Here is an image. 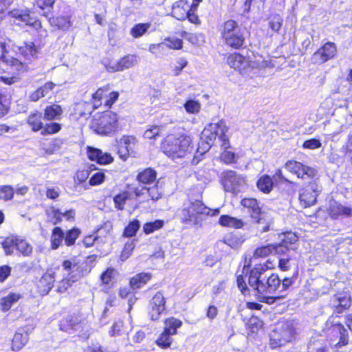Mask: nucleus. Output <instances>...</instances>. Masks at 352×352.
<instances>
[{
  "label": "nucleus",
  "instance_id": "1",
  "mask_svg": "<svg viewBox=\"0 0 352 352\" xmlns=\"http://www.w3.org/2000/svg\"><path fill=\"white\" fill-rule=\"evenodd\" d=\"M272 264L267 261L264 264L256 265L250 272L248 283L261 294H273L280 287V279L276 274L267 276L265 272L271 268Z\"/></svg>",
  "mask_w": 352,
  "mask_h": 352
},
{
  "label": "nucleus",
  "instance_id": "2",
  "mask_svg": "<svg viewBox=\"0 0 352 352\" xmlns=\"http://www.w3.org/2000/svg\"><path fill=\"white\" fill-rule=\"evenodd\" d=\"M162 149L167 156L175 159L184 157L191 153L193 146L189 136L181 135L177 138L174 135H170L162 142Z\"/></svg>",
  "mask_w": 352,
  "mask_h": 352
},
{
  "label": "nucleus",
  "instance_id": "3",
  "mask_svg": "<svg viewBox=\"0 0 352 352\" xmlns=\"http://www.w3.org/2000/svg\"><path fill=\"white\" fill-rule=\"evenodd\" d=\"M211 211L201 201L195 200L185 204L179 215L184 223L201 226L204 221L203 217L209 215Z\"/></svg>",
  "mask_w": 352,
  "mask_h": 352
},
{
  "label": "nucleus",
  "instance_id": "4",
  "mask_svg": "<svg viewBox=\"0 0 352 352\" xmlns=\"http://www.w3.org/2000/svg\"><path fill=\"white\" fill-rule=\"evenodd\" d=\"M221 36L226 45L234 49L240 48L245 41L241 28L236 21L232 19L224 23Z\"/></svg>",
  "mask_w": 352,
  "mask_h": 352
},
{
  "label": "nucleus",
  "instance_id": "5",
  "mask_svg": "<svg viewBox=\"0 0 352 352\" xmlns=\"http://www.w3.org/2000/svg\"><path fill=\"white\" fill-rule=\"evenodd\" d=\"M228 128L223 120L218 123H210L204 128L201 135V140L213 144L217 138L221 142V147L227 149L229 147V141L226 135Z\"/></svg>",
  "mask_w": 352,
  "mask_h": 352
},
{
  "label": "nucleus",
  "instance_id": "6",
  "mask_svg": "<svg viewBox=\"0 0 352 352\" xmlns=\"http://www.w3.org/2000/svg\"><path fill=\"white\" fill-rule=\"evenodd\" d=\"M295 330L292 322L278 324L270 334V346L276 349L289 342L293 339Z\"/></svg>",
  "mask_w": 352,
  "mask_h": 352
},
{
  "label": "nucleus",
  "instance_id": "7",
  "mask_svg": "<svg viewBox=\"0 0 352 352\" xmlns=\"http://www.w3.org/2000/svg\"><path fill=\"white\" fill-rule=\"evenodd\" d=\"M118 118L115 113L112 111L103 112L98 118H95L92 122L91 128L94 131L101 135H109L117 129Z\"/></svg>",
  "mask_w": 352,
  "mask_h": 352
},
{
  "label": "nucleus",
  "instance_id": "8",
  "mask_svg": "<svg viewBox=\"0 0 352 352\" xmlns=\"http://www.w3.org/2000/svg\"><path fill=\"white\" fill-rule=\"evenodd\" d=\"M221 183L226 191L237 194L245 188L246 179L243 175L228 170L221 173Z\"/></svg>",
  "mask_w": 352,
  "mask_h": 352
},
{
  "label": "nucleus",
  "instance_id": "9",
  "mask_svg": "<svg viewBox=\"0 0 352 352\" xmlns=\"http://www.w3.org/2000/svg\"><path fill=\"white\" fill-rule=\"evenodd\" d=\"M286 240L287 242L285 241V243L284 244L285 245V248H287V249H290L291 248H292V251H287L284 254H277L278 256H280L278 267L280 269V270L284 272L287 271L290 269V260L292 259V258L295 256L296 253V250L298 248V237L295 233L288 232H286L285 241Z\"/></svg>",
  "mask_w": 352,
  "mask_h": 352
},
{
  "label": "nucleus",
  "instance_id": "10",
  "mask_svg": "<svg viewBox=\"0 0 352 352\" xmlns=\"http://www.w3.org/2000/svg\"><path fill=\"white\" fill-rule=\"evenodd\" d=\"M285 236L286 233H282L279 236L280 239V242L279 243H270L266 245L257 248L254 250L253 258H256L266 257L273 252H274L275 254H284L287 251L292 252L293 250L292 248L290 249H287L284 245L285 243Z\"/></svg>",
  "mask_w": 352,
  "mask_h": 352
},
{
  "label": "nucleus",
  "instance_id": "11",
  "mask_svg": "<svg viewBox=\"0 0 352 352\" xmlns=\"http://www.w3.org/2000/svg\"><path fill=\"white\" fill-rule=\"evenodd\" d=\"M63 267L65 270L68 272L69 277L68 278L63 279L59 282L57 287V292L60 293L66 292L74 283L81 278V274L80 273H75L78 268L76 263H73L72 261L66 260L63 261Z\"/></svg>",
  "mask_w": 352,
  "mask_h": 352
},
{
  "label": "nucleus",
  "instance_id": "12",
  "mask_svg": "<svg viewBox=\"0 0 352 352\" xmlns=\"http://www.w3.org/2000/svg\"><path fill=\"white\" fill-rule=\"evenodd\" d=\"M337 52V47L334 43L327 42L320 47L311 57L314 64L321 65L333 58Z\"/></svg>",
  "mask_w": 352,
  "mask_h": 352
},
{
  "label": "nucleus",
  "instance_id": "13",
  "mask_svg": "<svg viewBox=\"0 0 352 352\" xmlns=\"http://www.w3.org/2000/svg\"><path fill=\"white\" fill-rule=\"evenodd\" d=\"M317 196V185L310 184L299 190L298 199L302 207L306 208L316 204Z\"/></svg>",
  "mask_w": 352,
  "mask_h": 352
},
{
  "label": "nucleus",
  "instance_id": "14",
  "mask_svg": "<svg viewBox=\"0 0 352 352\" xmlns=\"http://www.w3.org/2000/svg\"><path fill=\"white\" fill-rule=\"evenodd\" d=\"M139 58L135 54H128L118 62L109 63L105 65L106 69L109 72H116L128 69L136 65L138 63Z\"/></svg>",
  "mask_w": 352,
  "mask_h": 352
},
{
  "label": "nucleus",
  "instance_id": "15",
  "mask_svg": "<svg viewBox=\"0 0 352 352\" xmlns=\"http://www.w3.org/2000/svg\"><path fill=\"white\" fill-rule=\"evenodd\" d=\"M166 300L163 294L158 292L149 302L148 314L151 320H157L165 310Z\"/></svg>",
  "mask_w": 352,
  "mask_h": 352
},
{
  "label": "nucleus",
  "instance_id": "16",
  "mask_svg": "<svg viewBox=\"0 0 352 352\" xmlns=\"http://www.w3.org/2000/svg\"><path fill=\"white\" fill-rule=\"evenodd\" d=\"M227 63L230 67L238 70L243 75L247 74L251 70L249 60L239 53L229 55L227 58Z\"/></svg>",
  "mask_w": 352,
  "mask_h": 352
},
{
  "label": "nucleus",
  "instance_id": "17",
  "mask_svg": "<svg viewBox=\"0 0 352 352\" xmlns=\"http://www.w3.org/2000/svg\"><path fill=\"white\" fill-rule=\"evenodd\" d=\"M6 45L0 43V61L10 66L13 72H23L26 70L27 65L17 58L8 56Z\"/></svg>",
  "mask_w": 352,
  "mask_h": 352
},
{
  "label": "nucleus",
  "instance_id": "18",
  "mask_svg": "<svg viewBox=\"0 0 352 352\" xmlns=\"http://www.w3.org/2000/svg\"><path fill=\"white\" fill-rule=\"evenodd\" d=\"M195 1L179 0L175 2L172 7V15L179 21L187 19L188 14L192 11Z\"/></svg>",
  "mask_w": 352,
  "mask_h": 352
},
{
  "label": "nucleus",
  "instance_id": "19",
  "mask_svg": "<svg viewBox=\"0 0 352 352\" xmlns=\"http://www.w3.org/2000/svg\"><path fill=\"white\" fill-rule=\"evenodd\" d=\"M87 155L91 161H96L100 164H110L113 160L110 154L103 153L98 148L88 147Z\"/></svg>",
  "mask_w": 352,
  "mask_h": 352
},
{
  "label": "nucleus",
  "instance_id": "20",
  "mask_svg": "<svg viewBox=\"0 0 352 352\" xmlns=\"http://www.w3.org/2000/svg\"><path fill=\"white\" fill-rule=\"evenodd\" d=\"M252 221L256 225V229L260 233L269 231L271 225L273 223L270 215L265 211L259 214L256 218H254Z\"/></svg>",
  "mask_w": 352,
  "mask_h": 352
},
{
  "label": "nucleus",
  "instance_id": "21",
  "mask_svg": "<svg viewBox=\"0 0 352 352\" xmlns=\"http://www.w3.org/2000/svg\"><path fill=\"white\" fill-rule=\"evenodd\" d=\"M55 278L53 274L45 273L37 282V288L41 295L47 294L54 286Z\"/></svg>",
  "mask_w": 352,
  "mask_h": 352
},
{
  "label": "nucleus",
  "instance_id": "22",
  "mask_svg": "<svg viewBox=\"0 0 352 352\" xmlns=\"http://www.w3.org/2000/svg\"><path fill=\"white\" fill-rule=\"evenodd\" d=\"M329 214L333 219H337L340 216L351 217L352 208L337 201H333L330 204Z\"/></svg>",
  "mask_w": 352,
  "mask_h": 352
},
{
  "label": "nucleus",
  "instance_id": "23",
  "mask_svg": "<svg viewBox=\"0 0 352 352\" xmlns=\"http://www.w3.org/2000/svg\"><path fill=\"white\" fill-rule=\"evenodd\" d=\"M241 204L244 208H247V212L250 214L252 220L263 212L256 199L245 198L241 200Z\"/></svg>",
  "mask_w": 352,
  "mask_h": 352
},
{
  "label": "nucleus",
  "instance_id": "24",
  "mask_svg": "<svg viewBox=\"0 0 352 352\" xmlns=\"http://www.w3.org/2000/svg\"><path fill=\"white\" fill-rule=\"evenodd\" d=\"M331 302L333 306L336 307L338 313H341L344 309H346L351 306V298L346 293L334 295L331 299Z\"/></svg>",
  "mask_w": 352,
  "mask_h": 352
},
{
  "label": "nucleus",
  "instance_id": "25",
  "mask_svg": "<svg viewBox=\"0 0 352 352\" xmlns=\"http://www.w3.org/2000/svg\"><path fill=\"white\" fill-rule=\"evenodd\" d=\"M219 223L222 226L232 228H241L244 226L242 220L226 214L219 217Z\"/></svg>",
  "mask_w": 352,
  "mask_h": 352
},
{
  "label": "nucleus",
  "instance_id": "26",
  "mask_svg": "<svg viewBox=\"0 0 352 352\" xmlns=\"http://www.w3.org/2000/svg\"><path fill=\"white\" fill-rule=\"evenodd\" d=\"M54 86L55 85L52 82H46L44 85L41 86L30 95V100L36 102L40 98L47 96L49 92L53 89Z\"/></svg>",
  "mask_w": 352,
  "mask_h": 352
},
{
  "label": "nucleus",
  "instance_id": "27",
  "mask_svg": "<svg viewBox=\"0 0 352 352\" xmlns=\"http://www.w3.org/2000/svg\"><path fill=\"white\" fill-rule=\"evenodd\" d=\"M29 340L27 332H16L12 339V349L13 351L21 350L28 342Z\"/></svg>",
  "mask_w": 352,
  "mask_h": 352
},
{
  "label": "nucleus",
  "instance_id": "28",
  "mask_svg": "<svg viewBox=\"0 0 352 352\" xmlns=\"http://www.w3.org/2000/svg\"><path fill=\"white\" fill-rule=\"evenodd\" d=\"M151 278V274L150 273H140L136 274L135 276L131 278L130 285L131 287L135 289H140Z\"/></svg>",
  "mask_w": 352,
  "mask_h": 352
},
{
  "label": "nucleus",
  "instance_id": "29",
  "mask_svg": "<svg viewBox=\"0 0 352 352\" xmlns=\"http://www.w3.org/2000/svg\"><path fill=\"white\" fill-rule=\"evenodd\" d=\"M156 176L157 173L155 170L148 168L138 175L137 179L143 184H151L155 180Z\"/></svg>",
  "mask_w": 352,
  "mask_h": 352
},
{
  "label": "nucleus",
  "instance_id": "30",
  "mask_svg": "<svg viewBox=\"0 0 352 352\" xmlns=\"http://www.w3.org/2000/svg\"><path fill=\"white\" fill-rule=\"evenodd\" d=\"M63 113L62 108L60 105L52 104L47 106L45 109L44 118L47 120L58 119Z\"/></svg>",
  "mask_w": 352,
  "mask_h": 352
},
{
  "label": "nucleus",
  "instance_id": "31",
  "mask_svg": "<svg viewBox=\"0 0 352 352\" xmlns=\"http://www.w3.org/2000/svg\"><path fill=\"white\" fill-rule=\"evenodd\" d=\"M164 324V331L172 336L177 333V329L182 326V322L179 319L170 318L165 320Z\"/></svg>",
  "mask_w": 352,
  "mask_h": 352
},
{
  "label": "nucleus",
  "instance_id": "32",
  "mask_svg": "<svg viewBox=\"0 0 352 352\" xmlns=\"http://www.w3.org/2000/svg\"><path fill=\"white\" fill-rule=\"evenodd\" d=\"M258 188L264 193H269L273 188V182L268 175L262 176L256 183Z\"/></svg>",
  "mask_w": 352,
  "mask_h": 352
},
{
  "label": "nucleus",
  "instance_id": "33",
  "mask_svg": "<svg viewBox=\"0 0 352 352\" xmlns=\"http://www.w3.org/2000/svg\"><path fill=\"white\" fill-rule=\"evenodd\" d=\"M333 331L338 333L340 335V340L337 344L343 346L348 344L349 338L347 330L342 324L339 323L334 324L333 327Z\"/></svg>",
  "mask_w": 352,
  "mask_h": 352
},
{
  "label": "nucleus",
  "instance_id": "34",
  "mask_svg": "<svg viewBox=\"0 0 352 352\" xmlns=\"http://www.w3.org/2000/svg\"><path fill=\"white\" fill-rule=\"evenodd\" d=\"M15 248L25 256L30 255L32 252V246L23 239H16Z\"/></svg>",
  "mask_w": 352,
  "mask_h": 352
},
{
  "label": "nucleus",
  "instance_id": "35",
  "mask_svg": "<svg viewBox=\"0 0 352 352\" xmlns=\"http://www.w3.org/2000/svg\"><path fill=\"white\" fill-rule=\"evenodd\" d=\"M19 53L23 54L25 57L28 59L30 57H36L37 49L34 43H25L23 46H21L19 48Z\"/></svg>",
  "mask_w": 352,
  "mask_h": 352
},
{
  "label": "nucleus",
  "instance_id": "36",
  "mask_svg": "<svg viewBox=\"0 0 352 352\" xmlns=\"http://www.w3.org/2000/svg\"><path fill=\"white\" fill-rule=\"evenodd\" d=\"M20 298V295L17 294H10L3 298L1 300V306L3 311H6L10 309L12 305L16 302Z\"/></svg>",
  "mask_w": 352,
  "mask_h": 352
},
{
  "label": "nucleus",
  "instance_id": "37",
  "mask_svg": "<svg viewBox=\"0 0 352 352\" xmlns=\"http://www.w3.org/2000/svg\"><path fill=\"white\" fill-rule=\"evenodd\" d=\"M41 113H33L29 116L28 122L32 126L33 131H42L43 125L41 122Z\"/></svg>",
  "mask_w": 352,
  "mask_h": 352
},
{
  "label": "nucleus",
  "instance_id": "38",
  "mask_svg": "<svg viewBox=\"0 0 352 352\" xmlns=\"http://www.w3.org/2000/svg\"><path fill=\"white\" fill-rule=\"evenodd\" d=\"M63 237L64 233L61 228L59 227L54 228L51 237L52 248L53 249H57L60 245Z\"/></svg>",
  "mask_w": 352,
  "mask_h": 352
},
{
  "label": "nucleus",
  "instance_id": "39",
  "mask_svg": "<svg viewBox=\"0 0 352 352\" xmlns=\"http://www.w3.org/2000/svg\"><path fill=\"white\" fill-rule=\"evenodd\" d=\"M129 199V192L124 191L113 197L115 208L119 210H123L126 201Z\"/></svg>",
  "mask_w": 352,
  "mask_h": 352
},
{
  "label": "nucleus",
  "instance_id": "40",
  "mask_svg": "<svg viewBox=\"0 0 352 352\" xmlns=\"http://www.w3.org/2000/svg\"><path fill=\"white\" fill-rule=\"evenodd\" d=\"M130 140L129 137H123L119 142L118 153L120 157L123 160H126L129 156V149L127 145L129 144Z\"/></svg>",
  "mask_w": 352,
  "mask_h": 352
},
{
  "label": "nucleus",
  "instance_id": "41",
  "mask_svg": "<svg viewBox=\"0 0 352 352\" xmlns=\"http://www.w3.org/2000/svg\"><path fill=\"white\" fill-rule=\"evenodd\" d=\"M9 15L12 17L18 19L21 22H23L25 24L30 23V20L32 18L30 14L24 10H13L9 12Z\"/></svg>",
  "mask_w": 352,
  "mask_h": 352
},
{
  "label": "nucleus",
  "instance_id": "42",
  "mask_svg": "<svg viewBox=\"0 0 352 352\" xmlns=\"http://www.w3.org/2000/svg\"><path fill=\"white\" fill-rule=\"evenodd\" d=\"M151 26L150 23H138L135 25L131 30V34L134 38H139L143 36Z\"/></svg>",
  "mask_w": 352,
  "mask_h": 352
},
{
  "label": "nucleus",
  "instance_id": "43",
  "mask_svg": "<svg viewBox=\"0 0 352 352\" xmlns=\"http://www.w3.org/2000/svg\"><path fill=\"white\" fill-rule=\"evenodd\" d=\"M140 223L138 220L134 219L131 221L129 225L124 228L123 236L126 237H131L136 234L138 230L140 229Z\"/></svg>",
  "mask_w": 352,
  "mask_h": 352
},
{
  "label": "nucleus",
  "instance_id": "44",
  "mask_svg": "<svg viewBox=\"0 0 352 352\" xmlns=\"http://www.w3.org/2000/svg\"><path fill=\"white\" fill-rule=\"evenodd\" d=\"M50 21L52 25L63 30L68 29L70 26L69 19L67 16H60L50 19Z\"/></svg>",
  "mask_w": 352,
  "mask_h": 352
},
{
  "label": "nucleus",
  "instance_id": "45",
  "mask_svg": "<svg viewBox=\"0 0 352 352\" xmlns=\"http://www.w3.org/2000/svg\"><path fill=\"white\" fill-rule=\"evenodd\" d=\"M164 222L163 220H155L153 222L146 223L143 226L144 232L146 234H151L154 231L162 228L164 226Z\"/></svg>",
  "mask_w": 352,
  "mask_h": 352
},
{
  "label": "nucleus",
  "instance_id": "46",
  "mask_svg": "<svg viewBox=\"0 0 352 352\" xmlns=\"http://www.w3.org/2000/svg\"><path fill=\"white\" fill-rule=\"evenodd\" d=\"M170 336V334L164 331L156 340L157 344L164 349L169 347L173 341Z\"/></svg>",
  "mask_w": 352,
  "mask_h": 352
},
{
  "label": "nucleus",
  "instance_id": "47",
  "mask_svg": "<svg viewBox=\"0 0 352 352\" xmlns=\"http://www.w3.org/2000/svg\"><path fill=\"white\" fill-rule=\"evenodd\" d=\"M316 174V170L311 168L309 166H307L305 165H302V168H300V171L296 174L298 177L302 179L311 178L314 177Z\"/></svg>",
  "mask_w": 352,
  "mask_h": 352
},
{
  "label": "nucleus",
  "instance_id": "48",
  "mask_svg": "<svg viewBox=\"0 0 352 352\" xmlns=\"http://www.w3.org/2000/svg\"><path fill=\"white\" fill-rule=\"evenodd\" d=\"M184 108L188 113H198L201 109V104L195 100H188L184 104Z\"/></svg>",
  "mask_w": 352,
  "mask_h": 352
},
{
  "label": "nucleus",
  "instance_id": "49",
  "mask_svg": "<svg viewBox=\"0 0 352 352\" xmlns=\"http://www.w3.org/2000/svg\"><path fill=\"white\" fill-rule=\"evenodd\" d=\"M80 234V231L79 229L74 228L71 230H69L66 236L65 237V243L67 246H70L74 245L76 239L78 237Z\"/></svg>",
  "mask_w": 352,
  "mask_h": 352
},
{
  "label": "nucleus",
  "instance_id": "50",
  "mask_svg": "<svg viewBox=\"0 0 352 352\" xmlns=\"http://www.w3.org/2000/svg\"><path fill=\"white\" fill-rule=\"evenodd\" d=\"M14 196V189L10 186L0 187V200L8 201Z\"/></svg>",
  "mask_w": 352,
  "mask_h": 352
},
{
  "label": "nucleus",
  "instance_id": "51",
  "mask_svg": "<svg viewBox=\"0 0 352 352\" xmlns=\"http://www.w3.org/2000/svg\"><path fill=\"white\" fill-rule=\"evenodd\" d=\"M61 129V126L60 124L54 122L50 124H47L45 126L43 127L41 131V134L43 135L54 134L58 132Z\"/></svg>",
  "mask_w": 352,
  "mask_h": 352
},
{
  "label": "nucleus",
  "instance_id": "52",
  "mask_svg": "<svg viewBox=\"0 0 352 352\" xmlns=\"http://www.w3.org/2000/svg\"><path fill=\"white\" fill-rule=\"evenodd\" d=\"M16 239L7 238L2 243L3 248L6 255H10L13 252V248H15Z\"/></svg>",
  "mask_w": 352,
  "mask_h": 352
},
{
  "label": "nucleus",
  "instance_id": "53",
  "mask_svg": "<svg viewBox=\"0 0 352 352\" xmlns=\"http://www.w3.org/2000/svg\"><path fill=\"white\" fill-rule=\"evenodd\" d=\"M116 273V270L113 268H108L100 276L102 283L104 284H109L114 278Z\"/></svg>",
  "mask_w": 352,
  "mask_h": 352
},
{
  "label": "nucleus",
  "instance_id": "54",
  "mask_svg": "<svg viewBox=\"0 0 352 352\" xmlns=\"http://www.w3.org/2000/svg\"><path fill=\"white\" fill-rule=\"evenodd\" d=\"M283 19L280 15L276 14L272 16L270 21V28L274 32H278L282 25Z\"/></svg>",
  "mask_w": 352,
  "mask_h": 352
},
{
  "label": "nucleus",
  "instance_id": "55",
  "mask_svg": "<svg viewBox=\"0 0 352 352\" xmlns=\"http://www.w3.org/2000/svg\"><path fill=\"white\" fill-rule=\"evenodd\" d=\"M160 129L158 126H153L145 131L144 138L146 139H155L160 135Z\"/></svg>",
  "mask_w": 352,
  "mask_h": 352
},
{
  "label": "nucleus",
  "instance_id": "56",
  "mask_svg": "<svg viewBox=\"0 0 352 352\" xmlns=\"http://www.w3.org/2000/svg\"><path fill=\"white\" fill-rule=\"evenodd\" d=\"M197 8L198 3L195 1L193 4V8H192V11L189 12V14H188L187 16V19L189 20V21L195 24H200L201 23L198 16L195 14Z\"/></svg>",
  "mask_w": 352,
  "mask_h": 352
},
{
  "label": "nucleus",
  "instance_id": "57",
  "mask_svg": "<svg viewBox=\"0 0 352 352\" xmlns=\"http://www.w3.org/2000/svg\"><path fill=\"white\" fill-rule=\"evenodd\" d=\"M321 146H322V144H321L320 141L319 140L315 139V138L307 140L305 141L303 143V145H302L303 148L311 149V150L318 148L321 147Z\"/></svg>",
  "mask_w": 352,
  "mask_h": 352
},
{
  "label": "nucleus",
  "instance_id": "58",
  "mask_svg": "<svg viewBox=\"0 0 352 352\" xmlns=\"http://www.w3.org/2000/svg\"><path fill=\"white\" fill-rule=\"evenodd\" d=\"M302 164L296 161H289L285 164V168L290 172L296 174L302 168Z\"/></svg>",
  "mask_w": 352,
  "mask_h": 352
},
{
  "label": "nucleus",
  "instance_id": "59",
  "mask_svg": "<svg viewBox=\"0 0 352 352\" xmlns=\"http://www.w3.org/2000/svg\"><path fill=\"white\" fill-rule=\"evenodd\" d=\"M104 174L101 172L95 173L89 179V184L91 186L99 185L104 182Z\"/></svg>",
  "mask_w": 352,
  "mask_h": 352
},
{
  "label": "nucleus",
  "instance_id": "60",
  "mask_svg": "<svg viewBox=\"0 0 352 352\" xmlns=\"http://www.w3.org/2000/svg\"><path fill=\"white\" fill-rule=\"evenodd\" d=\"M146 195L153 201H157L161 197V193L159 192L157 186L146 188Z\"/></svg>",
  "mask_w": 352,
  "mask_h": 352
},
{
  "label": "nucleus",
  "instance_id": "61",
  "mask_svg": "<svg viewBox=\"0 0 352 352\" xmlns=\"http://www.w3.org/2000/svg\"><path fill=\"white\" fill-rule=\"evenodd\" d=\"M248 324L252 331L260 329L263 326V322L256 316H252L249 319Z\"/></svg>",
  "mask_w": 352,
  "mask_h": 352
},
{
  "label": "nucleus",
  "instance_id": "62",
  "mask_svg": "<svg viewBox=\"0 0 352 352\" xmlns=\"http://www.w3.org/2000/svg\"><path fill=\"white\" fill-rule=\"evenodd\" d=\"M123 327V322L122 320L116 321L113 323L111 327V329L109 333L111 336H118L120 334V331Z\"/></svg>",
  "mask_w": 352,
  "mask_h": 352
},
{
  "label": "nucleus",
  "instance_id": "63",
  "mask_svg": "<svg viewBox=\"0 0 352 352\" xmlns=\"http://www.w3.org/2000/svg\"><path fill=\"white\" fill-rule=\"evenodd\" d=\"M89 175L87 170H78L75 175V182H78V184H81L87 180Z\"/></svg>",
  "mask_w": 352,
  "mask_h": 352
},
{
  "label": "nucleus",
  "instance_id": "64",
  "mask_svg": "<svg viewBox=\"0 0 352 352\" xmlns=\"http://www.w3.org/2000/svg\"><path fill=\"white\" fill-rule=\"evenodd\" d=\"M54 2L55 0H37L36 5L39 8L42 10L47 9L50 10L51 8H52Z\"/></svg>",
  "mask_w": 352,
  "mask_h": 352
}]
</instances>
